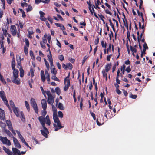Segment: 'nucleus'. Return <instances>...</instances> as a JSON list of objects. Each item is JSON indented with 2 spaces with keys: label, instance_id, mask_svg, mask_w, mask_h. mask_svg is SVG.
<instances>
[{
  "label": "nucleus",
  "instance_id": "1",
  "mask_svg": "<svg viewBox=\"0 0 155 155\" xmlns=\"http://www.w3.org/2000/svg\"><path fill=\"white\" fill-rule=\"evenodd\" d=\"M70 73H69L68 76L64 79V83L65 86L64 88V91H67L70 86V79H69Z\"/></svg>",
  "mask_w": 155,
  "mask_h": 155
},
{
  "label": "nucleus",
  "instance_id": "2",
  "mask_svg": "<svg viewBox=\"0 0 155 155\" xmlns=\"http://www.w3.org/2000/svg\"><path fill=\"white\" fill-rule=\"evenodd\" d=\"M30 103L35 112L36 114H38V109L35 99L31 98L30 100Z\"/></svg>",
  "mask_w": 155,
  "mask_h": 155
},
{
  "label": "nucleus",
  "instance_id": "3",
  "mask_svg": "<svg viewBox=\"0 0 155 155\" xmlns=\"http://www.w3.org/2000/svg\"><path fill=\"white\" fill-rule=\"evenodd\" d=\"M0 140L2 142L3 144H6L8 146H10L11 145L10 141L6 137H3L0 136Z\"/></svg>",
  "mask_w": 155,
  "mask_h": 155
},
{
  "label": "nucleus",
  "instance_id": "4",
  "mask_svg": "<svg viewBox=\"0 0 155 155\" xmlns=\"http://www.w3.org/2000/svg\"><path fill=\"white\" fill-rule=\"evenodd\" d=\"M47 102L49 104L52 105V109L53 110L54 108L56 110V112H57L56 109L55 108L54 106L53 105V104L54 102V100L53 96H50L48 97Z\"/></svg>",
  "mask_w": 155,
  "mask_h": 155
},
{
  "label": "nucleus",
  "instance_id": "5",
  "mask_svg": "<svg viewBox=\"0 0 155 155\" xmlns=\"http://www.w3.org/2000/svg\"><path fill=\"white\" fill-rule=\"evenodd\" d=\"M44 130H41L40 131L42 135L45 137L46 138H48V134L49 132L47 128L45 126L43 127Z\"/></svg>",
  "mask_w": 155,
  "mask_h": 155
},
{
  "label": "nucleus",
  "instance_id": "6",
  "mask_svg": "<svg viewBox=\"0 0 155 155\" xmlns=\"http://www.w3.org/2000/svg\"><path fill=\"white\" fill-rule=\"evenodd\" d=\"M62 65L63 68L65 70H67L68 69H69L71 70L73 68L72 64L71 63H67L66 64L63 63Z\"/></svg>",
  "mask_w": 155,
  "mask_h": 155
},
{
  "label": "nucleus",
  "instance_id": "7",
  "mask_svg": "<svg viewBox=\"0 0 155 155\" xmlns=\"http://www.w3.org/2000/svg\"><path fill=\"white\" fill-rule=\"evenodd\" d=\"M11 32L13 36H15L17 33V29L14 25H12L11 26Z\"/></svg>",
  "mask_w": 155,
  "mask_h": 155
},
{
  "label": "nucleus",
  "instance_id": "8",
  "mask_svg": "<svg viewBox=\"0 0 155 155\" xmlns=\"http://www.w3.org/2000/svg\"><path fill=\"white\" fill-rule=\"evenodd\" d=\"M42 107L44 110H46L47 107V101L45 99H44L41 101Z\"/></svg>",
  "mask_w": 155,
  "mask_h": 155
},
{
  "label": "nucleus",
  "instance_id": "9",
  "mask_svg": "<svg viewBox=\"0 0 155 155\" xmlns=\"http://www.w3.org/2000/svg\"><path fill=\"white\" fill-rule=\"evenodd\" d=\"M38 120L42 127L45 126V120L44 117L39 116L38 117Z\"/></svg>",
  "mask_w": 155,
  "mask_h": 155
},
{
  "label": "nucleus",
  "instance_id": "10",
  "mask_svg": "<svg viewBox=\"0 0 155 155\" xmlns=\"http://www.w3.org/2000/svg\"><path fill=\"white\" fill-rule=\"evenodd\" d=\"M12 149L13 155H21V152L19 150L13 147L12 148Z\"/></svg>",
  "mask_w": 155,
  "mask_h": 155
},
{
  "label": "nucleus",
  "instance_id": "11",
  "mask_svg": "<svg viewBox=\"0 0 155 155\" xmlns=\"http://www.w3.org/2000/svg\"><path fill=\"white\" fill-rule=\"evenodd\" d=\"M5 114L4 111L2 109H0V118L2 120H4L5 119Z\"/></svg>",
  "mask_w": 155,
  "mask_h": 155
},
{
  "label": "nucleus",
  "instance_id": "12",
  "mask_svg": "<svg viewBox=\"0 0 155 155\" xmlns=\"http://www.w3.org/2000/svg\"><path fill=\"white\" fill-rule=\"evenodd\" d=\"M13 70V74L14 78H17L18 76V69L15 68L12 69Z\"/></svg>",
  "mask_w": 155,
  "mask_h": 155
},
{
  "label": "nucleus",
  "instance_id": "13",
  "mask_svg": "<svg viewBox=\"0 0 155 155\" xmlns=\"http://www.w3.org/2000/svg\"><path fill=\"white\" fill-rule=\"evenodd\" d=\"M3 149L8 155H12V152L10 151L9 149L7 148L5 146H3Z\"/></svg>",
  "mask_w": 155,
  "mask_h": 155
},
{
  "label": "nucleus",
  "instance_id": "14",
  "mask_svg": "<svg viewBox=\"0 0 155 155\" xmlns=\"http://www.w3.org/2000/svg\"><path fill=\"white\" fill-rule=\"evenodd\" d=\"M111 63H108L107 64L105 67V70L106 72H108L111 68Z\"/></svg>",
  "mask_w": 155,
  "mask_h": 155
},
{
  "label": "nucleus",
  "instance_id": "15",
  "mask_svg": "<svg viewBox=\"0 0 155 155\" xmlns=\"http://www.w3.org/2000/svg\"><path fill=\"white\" fill-rule=\"evenodd\" d=\"M56 123L57 124V125H56L55 124H53V125L54 127L55 128L58 127L59 129H61L64 127L63 126H62L61 125L60 121L57 122Z\"/></svg>",
  "mask_w": 155,
  "mask_h": 155
},
{
  "label": "nucleus",
  "instance_id": "16",
  "mask_svg": "<svg viewBox=\"0 0 155 155\" xmlns=\"http://www.w3.org/2000/svg\"><path fill=\"white\" fill-rule=\"evenodd\" d=\"M41 77L42 82H44L45 81V77L44 74V72L43 70H41Z\"/></svg>",
  "mask_w": 155,
  "mask_h": 155
},
{
  "label": "nucleus",
  "instance_id": "17",
  "mask_svg": "<svg viewBox=\"0 0 155 155\" xmlns=\"http://www.w3.org/2000/svg\"><path fill=\"white\" fill-rule=\"evenodd\" d=\"M14 112V113L16 115L17 117H18L19 116V114L18 113V109L15 107H14L13 108H12Z\"/></svg>",
  "mask_w": 155,
  "mask_h": 155
},
{
  "label": "nucleus",
  "instance_id": "18",
  "mask_svg": "<svg viewBox=\"0 0 155 155\" xmlns=\"http://www.w3.org/2000/svg\"><path fill=\"white\" fill-rule=\"evenodd\" d=\"M93 84L94 86H95V89L96 90V96L97 95V90H98L97 83V82H95V78H93Z\"/></svg>",
  "mask_w": 155,
  "mask_h": 155
},
{
  "label": "nucleus",
  "instance_id": "19",
  "mask_svg": "<svg viewBox=\"0 0 155 155\" xmlns=\"http://www.w3.org/2000/svg\"><path fill=\"white\" fill-rule=\"evenodd\" d=\"M53 118L55 123L59 121V119L58 117L57 114H54L53 115Z\"/></svg>",
  "mask_w": 155,
  "mask_h": 155
},
{
  "label": "nucleus",
  "instance_id": "20",
  "mask_svg": "<svg viewBox=\"0 0 155 155\" xmlns=\"http://www.w3.org/2000/svg\"><path fill=\"white\" fill-rule=\"evenodd\" d=\"M0 97L2 100H3L4 98H6L5 93L3 90L0 91Z\"/></svg>",
  "mask_w": 155,
  "mask_h": 155
},
{
  "label": "nucleus",
  "instance_id": "21",
  "mask_svg": "<svg viewBox=\"0 0 155 155\" xmlns=\"http://www.w3.org/2000/svg\"><path fill=\"white\" fill-rule=\"evenodd\" d=\"M14 78L13 80H12V82L15 83L17 85H19L20 84V81L19 79Z\"/></svg>",
  "mask_w": 155,
  "mask_h": 155
},
{
  "label": "nucleus",
  "instance_id": "22",
  "mask_svg": "<svg viewBox=\"0 0 155 155\" xmlns=\"http://www.w3.org/2000/svg\"><path fill=\"white\" fill-rule=\"evenodd\" d=\"M55 25L57 27H60L61 29L62 30H64L65 29V28L62 24L58 23H55Z\"/></svg>",
  "mask_w": 155,
  "mask_h": 155
},
{
  "label": "nucleus",
  "instance_id": "23",
  "mask_svg": "<svg viewBox=\"0 0 155 155\" xmlns=\"http://www.w3.org/2000/svg\"><path fill=\"white\" fill-rule=\"evenodd\" d=\"M6 123L7 126L8 127V128L10 129L11 128H12V124L10 120H7L6 121Z\"/></svg>",
  "mask_w": 155,
  "mask_h": 155
},
{
  "label": "nucleus",
  "instance_id": "24",
  "mask_svg": "<svg viewBox=\"0 0 155 155\" xmlns=\"http://www.w3.org/2000/svg\"><path fill=\"white\" fill-rule=\"evenodd\" d=\"M4 130L5 132L10 137H13V135L11 134L10 132L8 130L5 128Z\"/></svg>",
  "mask_w": 155,
  "mask_h": 155
},
{
  "label": "nucleus",
  "instance_id": "25",
  "mask_svg": "<svg viewBox=\"0 0 155 155\" xmlns=\"http://www.w3.org/2000/svg\"><path fill=\"white\" fill-rule=\"evenodd\" d=\"M11 66L12 69H14V68H15V58L14 57L12 58V61Z\"/></svg>",
  "mask_w": 155,
  "mask_h": 155
},
{
  "label": "nucleus",
  "instance_id": "26",
  "mask_svg": "<svg viewBox=\"0 0 155 155\" xmlns=\"http://www.w3.org/2000/svg\"><path fill=\"white\" fill-rule=\"evenodd\" d=\"M102 74H103V76L104 78H105L106 80L107 81V75L106 73V71H105V70L103 69L102 71Z\"/></svg>",
  "mask_w": 155,
  "mask_h": 155
},
{
  "label": "nucleus",
  "instance_id": "27",
  "mask_svg": "<svg viewBox=\"0 0 155 155\" xmlns=\"http://www.w3.org/2000/svg\"><path fill=\"white\" fill-rule=\"evenodd\" d=\"M20 76L21 78H22L24 75V71L22 67H21V68H20Z\"/></svg>",
  "mask_w": 155,
  "mask_h": 155
},
{
  "label": "nucleus",
  "instance_id": "28",
  "mask_svg": "<svg viewBox=\"0 0 155 155\" xmlns=\"http://www.w3.org/2000/svg\"><path fill=\"white\" fill-rule=\"evenodd\" d=\"M47 37V34H45L42 38V41L44 44H46L47 42L46 38Z\"/></svg>",
  "mask_w": 155,
  "mask_h": 155
},
{
  "label": "nucleus",
  "instance_id": "29",
  "mask_svg": "<svg viewBox=\"0 0 155 155\" xmlns=\"http://www.w3.org/2000/svg\"><path fill=\"white\" fill-rule=\"evenodd\" d=\"M58 108L61 110H64V109L63 104L60 102L58 104Z\"/></svg>",
  "mask_w": 155,
  "mask_h": 155
},
{
  "label": "nucleus",
  "instance_id": "30",
  "mask_svg": "<svg viewBox=\"0 0 155 155\" xmlns=\"http://www.w3.org/2000/svg\"><path fill=\"white\" fill-rule=\"evenodd\" d=\"M25 106H26V107L28 112H29L30 110V108L29 104H28V102L26 101H25Z\"/></svg>",
  "mask_w": 155,
  "mask_h": 155
},
{
  "label": "nucleus",
  "instance_id": "31",
  "mask_svg": "<svg viewBox=\"0 0 155 155\" xmlns=\"http://www.w3.org/2000/svg\"><path fill=\"white\" fill-rule=\"evenodd\" d=\"M143 51L144 52V53H146L145 51L146 49H148V47L147 46V45L146 42H145L143 45Z\"/></svg>",
  "mask_w": 155,
  "mask_h": 155
},
{
  "label": "nucleus",
  "instance_id": "32",
  "mask_svg": "<svg viewBox=\"0 0 155 155\" xmlns=\"http://www.w3.org/2000/svg\"><path fill=\"white\" fill-rule=\"evenodd\" d=\"M55 92L58 95H59L61 93V91L59 88L58 87H56L55 89Z\"/></svg>",
  "mask_w": 155,
  "mask_h": 155
},
{
  "label": "nucleus",
  "instance_id": "33",
  "mask_svg": "<svg viewBox=\"0 0 155 155\" xmlns=\"http://www.w3.org/2000/svg\"><path fill=\"white\" fill-rule=\"evenodd\" d=\"M4 102V103L5 104L6 106L8 107V108H10V106L9 105L8 101L7 100L6 98H4L3 100H2Z\"/></svg>",
  "mask_w": 155,
  "mask_h": 155
},
{
  "label": "nucleus",
  "instance_id": "34",
  "mask_svg": "<svg viewBox=\"0 0 155 155\" xmlns=\"http://www.w3.org/2000/svg\"><path fill=\"white\" fill-rule=\"evenodd\" d=\"M51 72L54 75H56L57 73V71L56 70L55 67L51 68Z\"/></svg>",
  "mask_w": 155,
  "mask_h": 155
},
{
  "label": "nucleus",
  "instance_id": "35",
  "mask_svg": "<svg viewBox=\"0 0 155 155\" xmlns=\"http://www.w3.org/2000/svg\"><path fill=\"white\" fill-rule=\"evenodd\" d=\"M87 3L88 4V8L89 9L90 12L91 13L92 15H93V12H92V9L91 8V5L90 4V1H87Z\"/></svg>",
  "mask_w": 155,
  "mask_h": 155
},
{
  "label": "nucleus",
  "instance_id": "36",
  "mask_svg": "<svg viewBox=\"0 0 155 155\" xmlns=\"http://www.w3.org/2000/svg\"><path fill=\"white\" fill-rule=\"evenodd\" d=\"M1 48L2 49V53L3 54L5 52L6 49L4 47L3 42H2V44H1Z\"/></svg>",
  "mask_w": 155,
  "mask_h": 155
},
{
  "label": "nucleus",
  "instance_id": "37",
  "mask_svg": "<svg viewBox=\"0 0 155 155\" xmlns=\"http://www.w3.org/2000/svg\"><path fill=\"white\" fill-rule=\"evenodd\" d=\"M49 52L50 54V55H47V57L48 58L49 61H51L53 60L52 58L51 55V53L50 50V49H49Z\"/></svg>",
  "mask_w": 155,
  "mask_h": 155
},
{
  "label": "nucleus",
  "instance_id": "38",
  "mask_svg": "<svg viewBox=\"0 0 155 155\" xmlns=\"http://www.w3.org/2000/svg\"><path fill=\"white\" fill-rule=\"evenodd\" d=\"M33 28L32 27L29 28V30L28 31V34L32 35L34 33L32 29Z\"/></svg>",
  "mask_w": 155,
  "mask_h": 155
},
{
  "label": "nucleus",
  "instance_id": "39",
  "mask_svg": "<svg viewBox=\"0 0 155 155\" xmlns=\"http://www.w3.org/2000/svg\"><path fill=\"white\" fill-rule=\"evenodd\" d=\"M123 21L124 25L126 27L127 29H128V25L127 20L126 19H125V20L123 19Z\"/></svg>",
  "mask_w": 155,
  "mask_h": 155
},
{
  "label": "nucleus",
  "instance_id": "40",
  "mask_svg": "<svg viewBox=\"0 0 155 155\" xmlns=\"http://www.w3.org/2000/svg\"><path fill=\"white\" fill-rule=\"evenodd\" d=\"M44 61L45 63V65L47 67V69L49 70V63L45 59H44Z\"/></svg>",
  "mask_w": 155,
  "mask_h": 155
},
{
  "label": "nucleus",
  "instance_id": "41",
  "mask_svg": "<svg viewBox=\"0 0 155 155\" xmlns=\"http://www.w3.org/2000/svg\"><path fill=\"white\" fill-rule=\"evenodd\" d=\"M130 50L133 53H136L137 52V50L135 48H133L132 46H130Z\"/></svg>",
  "mask_w": 155,
  "mask_h": 155
},
{
  "label": "nucleus",
  "instance_id": "42",
  "mask_svg": "<svg viewBox=\"0 0 155 155\" xmlns=\"http://www.w3.org/2000/svg\"><path fill=\"white\" fill-rule=\"evenodd\" d=\"M32 10V6L31 5H29L28 6V8H26V10L27 12H28L29 11H30Z\"/></svg>",
  "mask_w": 155,
  "mask_h": 155
},
{
  "label": "nucleus",
  "instance_id": "43",
  "mask_svg": "<svg viewBox=\"0 0 155 155\" xmlns=\"http://www.w3.org/2000/svg\"><path fill=\"white\" fill-rule=\"evenodd\" d=\"M2 31L3 32L4 35L5 37L7 36V31L6 29H4V28H2Z\"/></svg>",
  "mask_w": 155,
  "mask_h": 155
},
{
  "label": "nucleus",
  "instance_id": "44",
  "mask_svg": "<svg viewBox=\"0 0 155 155\" xmlns=\"http://www.w3.org/2000/svg\"><path fill=\"white\" fill-rule=\"evenodd\" d=\"M51 79L53 80L58 82L60 81L55 76V75H54L52 76L51 77Z\"/></svg>",
  "mask_w": 155,
  "mask_h": 155
},
{
  "label": "nucleus",
  "instance_id": "45",
  "mask_svg": "<svg viewBox=\"0 0 155 155\" xmlns=\"http://www.w3.org/2000/svg\"><path fill=\"white\" fill-rule=\"evenodd\" d=\"M24 51L25 55H27L28 54V48L27 47L25 46L24 47Z\"/></svg>",
  "mask_w": 155,
  "mask_h": 155
},
{
  "label": "nucleus",
  "instance_id": "46",
  "mask_svg": "<svg viewBox=\"0 0 155 155\" xmlns=\"http://www.w3.org/2000/svg\"><path fill=\"white\" fill-rule=\"evenodd\" d=\"M139 28L140 29H144L145 28V25L144 26V24H143L142 26H141V24L140 22L139 23Z\"/></svg>",
  "mask_w": 155,
  "mask_h": 155
},
{
  "label": "nucleus",
  "instance_id": "47",
  "mask_svg": "<svg viewBox=\"0 0 155 155\" xmlns=\"http://www.w3.org/2000/svg\"><path fill=\"white\" fill-rule=\"evenodd\" d=\"M58 58L61 61L64 60V56L62 55H59L58 56Z\"/></svg>",
  "mask_w": 155,
  "mask_h": 155
},
{
  "label": "nucleus",
  "instance_id": "48",
  "mask_svg": "<svg viewBox=\"0 0 155 155\" xmlns=\"http://www.w3.org/2000/svg\"><path fill=\"white\" fill-rule=\"evenodd\" d=\"M9 103H10V105L12 108H13L14 107H15L14 104V102L12 100H10L9 101Z\"/></svg>",
  "mask_w": 155,
  "mask_h": 155
},
{
  "label": "nucleus",
  "instance_id": "49",
  "mask_svg": "<svg viewBox=\"0 0 155 155\" xmlns=\"http://www.w3.org/2000/svg\"><path fill=\"white\" fill-rule=\"evenodd\" d=\"M0 80L1 81L2 83H3L4 84H6V81H5V79H4L3 77V76H1V78H0Z\"/></svg>",
  "mask_w": 155,
  "mask_h": 155
},
{
  "label": "nucleus",
  "instance_id": "50",
  "mask_svg": "<svg viewBox=\"0 0 155 155\" xmlns=\"http://www.w3.org/2000/svg\"><path fill=\"white\" fill-rule=\"evenodd\" d=\"M30 54L32 58V59H35V57L34 56V55L33 53V52L32 50H30Z\"/></svg>",
  "mask_w": 155,
  "mask_h": 155
},
{
  "label": "nucleus",
  "instance_id": "51",
  "mask_svg": "<svg viewBox=\"0 0 155 155\" xmlns=\"http://www.w3.org/2000/svg\"><path fill=\"white\" fill-rule=\"evenodd\" d=\"M46 38L47 39L48 42L49 43H50L51 39V35L49 34L47 35V37Z\"/></svg>",
  "mask_w": 155,
  "mask_h": 155
},
{
  "label": "nucleus",
  "instance_id": "52",
  "mask_svg": "<svg viewBox=\"0 0 155 155\" xmlns=\"http://www.w3.org/2000/svg\"><path fill=\"white\" fill-rule=\"evenodd\" d=\"M58 116L60 118H62L63 116V114L62 112L61 111H59L58 113Z\"/></svg>",
  "mask_w": 155,
  "mask_h": 155
},
{
  "label": "nucleus",
  "instance_id": "53",
  "mask_svg": "<svg viewBox=\"0 0 155 155\" xmlns=\"http://www.w3.org/2000/svg\"><path fill=\"white\" fill-rule=\"evenodd\" d=\"M90 113L91 116L92 117L94 120H95L96 119L95 114L92 111H90Z\"/></svg>",
  "mask_w": 155,
  "mask_h": 155
},
{
  "label": "nucleus",
  "instance_id": "54",
  "mask_svg": "<svg viewBox=\"0 0 155 155\" xmlns=\"http://www.w3.org/2000/svg\"><path fill=\"white\" fill-rule=\"evenodd\" d=\"M25 42L27 47H28L29 46V40L28 39H25Z\"/></svg>",
  "mask_w": 155,
  "mask_h": 155
},
{
  "label": "nucleus",
  "instance_id": "55",
  "mask_svg": "<svg viewBox=\"0 0 155 155\" xmlns=\"http://www.w3.org/2000/svg\"><path fill=\"white\" fill-rule=\"evenodd\" d=\"M111 45L110 43L109 44L108 47V48H107V54H108L109 51H111Z\"/></svg>",
  "mask_w": 155,
  "mask_h": 155
},
{
  "label": "nucleus",
  "instance_id": "56",
  "mask_svg": "<svg viewBox=\"0 0 155 155\" xmlns=\"http://www.w3.org/2000/svg\"><path fill=\"white\" fill-rule=\"evenodd\" d=\"M137 96L136 95H133L131 93L130 97L133 99H135L137 97Z\"/></svg>",
  "mask_w": 155,
  "mask_h": 155
},
{
  "label": "nucleus",
  "instance_id": "57",
  "mask_svg": "<svg viewBox=\"0 0 155 155\" xmlns=\"http://www.w3.org/2000/svg\"><path fill=\"white\" fill-rule=\"evenodd\" d=\"M97 124V125L98 126H100L101 125V120L99 118H97L96 121Z\"/></svg>",
  "mask_w": 155,
  "mask_h": 155
},
{
  "label": "nucleus",
  "instance_id": "58",
  "mask_svg": "<svg viewBox=\"0 0 155 155\" xmlns=\"http://www.w3.org/2000/svg\"><path fill=\"white\" fill-rule=\"evenodd\" d=\"M99 38L97 37V38L96 39H95V41H94V44L95 45H97L99 42Z\"/></svg>",
  "mask_w": 155,
  "mask_h": 155
},
{
  "label": "nucleus",
  "instance_id": "59",
  "mask_svg": "<svg viewBox=\"0 0 155 155\" xmlns=\"http://www.w3.org/2000/svg\"><path fill=\"white\" fill-rule=\"evenodd\" d=\"M47 114V111L45 110H43L41 112V115H42V117H45V116Z\"/></svg>",
  "mask_w": 155,
  "mask_h": 155
},
{
  "label": "nucleus",
  "instance_id": "60",
  "mask_svg": "<svg viewBox=\"0 0 155 155\" xmlns=\"http://www.w3.org/2000/svg\"><path fill=\"white\" fill-rule=\"evenodd\" d=\"M45 92L46 93V94L48 96V97L50 96V97L51 96H52L50 92L49 91H46Z\"/></svg>",
  "mask_w": 155,
  "mask_h": 155
},
{
  "label": "nucleus",
  "instance_id": "61",
  "mask_svg": "<svg viewBox=\"0 0 155 155\" xmlns=\"http://www.w3.org/2000/svg\"><path fill=\"white\" fill-rule=\"evenodd\" d=\"M46 78L47 79L48 84H50V75H48L46 76Z\"/></svg>",
  "mask_w": 155,
  "mask_h": 155
},
{
  "label": "nucleus",
  "instance_id": "62",
  "mask_svg": "<svg viewBox=\"0 0 155 155\" xmlns=\"http://www.w3.org/2000/svg\"><path fill=\"white\" fill-rule=\"evenodd\" d=\"M30 72L31 78H32L34 76V70L32 68H30Z\"/></svg>",
  "mask_w": 155,
  "mask_h": 155
},
{
  "label": "nucleus",
  "instance_id": "63",
  "mask_svg": "<svg viewBox=\"0 0 155 155\" xmlns=\"http://www.w3.org/2000/svg\"><path fill=\"white\" fill-rule=\"evenodd\" d=\"M12 138H13V142L15 145L19 142L18 140L16 138L14 137L13 136Z\"/></svg>",
  "mask_w": 155,
  "mask_h": 155
},
{
  "label": "nucleus",
  "instance_id": "64",
  "mask_svg": "<svg viewBox=\"0 0 155 155\" xmlns=\"http://www.w3.org/2000/svg\"><path fill=\"white\" fill-rule=\"evenodd\" d=\"M16 147H17L18 148H21V146L19 142H18V143L15 145Z\"/></svg>",
  "mask_w": 155,
  "mask_h": 155
}]
</instances>
